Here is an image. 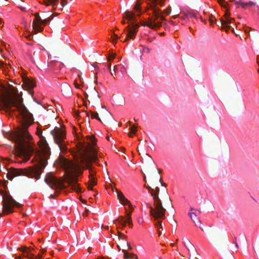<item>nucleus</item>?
Wrapping results in <instances>:
<instances>
[{
    "instance_id": "obj_1",
    "label": "nucleus",
    "mask_w": 259,
    "mask_h": 259,
    "mask_svg": "<svg viewBox=\"0 0 259 259\" xmlns=\"http://www.w3.org/2000/svg\"><path fill=\"white\" fill-rule=\"evenodd\" d=\"M1 100L6 111L19 113L21 127L6 134L5 137L15 142L17 155L23 156L24 160L27 161L34 151L30 141L32 137L28 132V128L33 123V115L24 104L22 93H19L16 88L11 85Z\"/></svg>"
},
{
    "instance_id": "obj_2",
    "label": "nucleus",
    "mask_w": 259,
    "mask_h": 259,
    "mask_svg": "<svg viewBox=\"0 0 259 259\" xmlns=\"http://www.w3.org/2000/svg\"><path fill=\"white\" fill-rule=\"evenodd\" d=\"M87 138L91 142L86 143L79 142L77 145V150L72 153L75 162L66 159L62 162V165L67 175L66 182L77 193L81 192V189L77 184V178L74 174L79 169H89L90 171V184L95 185L97 184L96 181L93 177L95 172L91 170L90 165L91 162H96L98 159L96 140L94 136H87Z\"/></svg>"
},
{
    "instance_id": "obj_3",
    "label": "nucleus",
    "mask_w": 259,
    "mask_h": 259,
    "mask_svg": "<svg viewBox=\"0 0 259 259\" xmlns=\"http://www.w3.org/2000/svg\"><path fill=\"white\" fill-rule=\"evenodd\" d=\"M42 130L37 129L36 134L40 138L41 141L39 142L40 150L37 151L35 153V157L37 159V163L26 168L11 167L7 169L6 177L9 180H12L16 177L21 176L33 178L36 180H39L40 178V175L44 172V169L47 164V157L50 153L45 137L42 135Z\"/></svg>"
},
{
    "instance_id": "obj_4",
    "label": "nucleus",
    "mask_w": 259,
    "mask_h": 259,
    "mask_svg": "<svg viewBox=\"0 0 259 259\" xmlns=\"http://www.w3.org/2000/svg\"><path fill=\"white\" fill-rule=\"evenodd\" d=\"M144 187L146 188L151 194L153 199V206L150 203H147V206L150 209V214L157 222L155 226L158 228H162V221L165 218V213L166 209L163 207L162 203V200L159 197L160 189L156 186L152 188L149 185L145 184Z\"/></svg>"
},
{
    "instance_id": "obj_5",
    "label": "nucleus",
    "mask_w": 259,
    "mask_h": 259,
    "mask_svg": "<svg viewBox=\"0 0 259 259\" xmlns=\"http://www.w3.org/2000/svg\"><path fill=\"white\" fill-rule=\"evenodd\" d=\"M0 194L3 196V214L6 215L13 212V207L15 206L18 208L22 206V204L17 202L13 197L0 190Z\"/></svg>"
},
{
    "instance_id": "obj_6",
    "label": "nucleus",
    "mask_w": 259,
    "mask_h": 259,
    "mask_svg": "<svg viewBox=\"0 0 259 259\" xmlns=\"http://www.w3.org/2000/svg\"><path fill=\"white\" fill-rule=\"evenodd\" d=\"M51 134L55 143L59 146L61 151H65L66 149L64 139L66 138V132L60 128L56 127L51 131Z\"/></svg>"
},
{
    "instance_id": "obj_7",
    "label": "nucleus",
    "mask_w": 259,
    "mask_h": 259,
    "mask_svg": "<svg viewBox=\"0 0 259 259\" xmlns=\"http://www.w3.org/2000/svg\"><path fill=\"white\" fill-rule=\"evenodd\" d=\"M45 182L53 189H61L65 188L62 180L54 176L52 172L47 174Z\"/></svg>"
},
{
    "instance_id": "obj_8",
    "label": "nucleus",
    "mask_w": 259,
    "mask_h": 259,
    "mask_svg": "<svg viewBox=\"0 0 259 259\" xmlns=\"http://www.w3.org/2000/svg\"><path fill=\"white\" fill-rule=\"evenodd\" d=\"M157 180H159L161 185L164 187V188L162 190V195L161 196L162 199L165 203V204L169 207H172V202L170 198V197L168 194L167 189L165 188L166 185L165 183L162 182V179L161 177L156 178Z\"/></svg>"
},
{
    "instance_id": "obj_9",
    "label": "nucleus",
    "mask_w": 259,
    "mask_h": 259,
    "mask_svg": "<svg viewBox=\"0 0 259 259\" xmlns=\"http://www.w3.org/2000/svg\"><path fill=\"white\" fill-rule=\"evenodd\" d=\"M35 19L33 21V29L35 31V33L41 32L44 30V28L40 26L41 25H44V22L45 20L42 19L39 13H36L34 14Z\"/></svg>"
},
{
    "instance_id": "obj_10",
    "label": "nucleus",
    "mask_w": 259,
    "mask_h": 259,
    "mask_svg": "<svg viewBox=\"0 0 259 259\" xmlns=\"http://www.w3.org/2000/svg\"><path fill=\"white\" fill-rule=\"evenodd\" d=\"M101 116L103 120V122L106 124L109 123L113 119L111 114L107 110L103 111L101 113Z\"/></svg>"
},
{
    "instance_id": "obj_11",
    "label": "nucleus",
    "mask_w": 259,
    "mask_h": 259,
    "mask_svg": "<svg viewBox=\"0 0 259 259\" xmlns=\"http://www.w3.org/2000/svg\"><path fill=\"white\" fill-rule=\"evenodd\" d=\"M123 18L126 19L128 20V23L132 22H137V19L136 18L135 15L134 13H132L128 11H126L123 15Z\"/></svg>"
},
{
    "instance_id": "obj_12",
    "label": "nucleus",
    "mask_w": 259,
    "mask_h": 259,
    "mask_svg": "<svg viewBox=\"0 0 259 259\" xmlns=\"http://www.w3.org/2000/svg\"><path fill=\"white\" fill-rule=\"evenodd\" d=\"M125 29L127 30V32L126 34V37L124 39V42L128 41L129 39H134L137 33V32L135 31V30H134L133 29H131L130 26L126 27L125 28Z\"/></svg>"
},
{
    "instance_id": "obj_13",
    "label": "nucleus",
    "mask_w": 259,
    "mask_h": 259,
    "mask_svg": "<svg viewBox=\"0 0 259 259\" xmlns=\"http://www.w3.org/2000/svg\"><path fill=\"white\" fill-rule=\"evenodd\" d=\"M91 100L93 103H99V95L98 92L94 88L90 92Z\"/></svg>"
},
{
    "instance_id": "obj_14",
    "label": "nucleus",
    "mask_w": 259,
    "mask_h": 259,
    "mask_svg": "<svg viewBox=\"0 0 259 259\" xmlns=\"http://www.w3.org/2000/svg\"><path fill=\"white\" fill-rule=\"evenodd\" d=\"M23 83L26 88L28 90H30L35 86V83L33 80L28 77H25L23 78Z\"/></svg>"
},
{
    "instance_id": "obj_15",
    "label": "nucleus",
    "mask_w": 259,
    "mask_h": 259,
    "mask_svg": "<svg viewBox=\"0 0 259 259\" xmlns=\"http://www.w3.org/2000/svg\"><path fill=\"white\" fill-rule=\"evenodd\" d=\"M125 213L127 215V220L123 222L120 223L122 227H125L126 226V223H128L129 225H132V219L131 216V211L128 212L127 209L125 208Z\"/></svg>"
},
{
    "instance_id": "obj_16",
    "label": "nucleus",
    "mask_w": 259,
    "mask_h": 259,
    "mask_svg": "<svg viewBox=\"0 0 259 259\" xmlns=\"http://www.w3.org/2000/svg\"><path fill=\"white\" fill-rule=\"evenodd\" d=\"M234 21V20L232 18L227 19V20H224L221 19V25L224 26V27L229 29L231 27L230 24Z\"/></svg>"
},
{
    "instance_id": "obj_17",
    "label": "nucleus",
    "mask_w": 259,
    "mask_h": 259,
    "mask_svg": "<svg viewBox=\"0 0 259 259\" xmlns=\"http://www.w3.org/2000/svg\"><path fill=\"white\" fill-rule=\"evenodd\" d=\"M62 91L65 94H71L72 93V89L70 85L67 83H64L61 85Z\"/></svg>"
},
{
    "instance_id": "obj_18",
    "label": "nucleus",
    "mask_w": 259,
    "mask_h": 259,
    "mask_svg": "<svg viewBox=\"0 0 259 259\" xmlns=\"http://www.w3.org/2000/svg\"><path fill=\"white\" fill-rule=\"evenodd\" d=\"M58 62L56 60H53L50 61L48 64V66L50 67V68L53 71H55L56 70H59L61 69V66H58L57 65Z\"/></svg>"
},
{
    "instance_id": "obj_19",
    "label": "nucleus",
    "mask_w": 259,
    "mask_h": 259,
    "mask_svg": "<svg viewBox=\"0 0 259 259\" xmlns=\"http://www.w3.org/2000/svg\"><path fill=\"white\" fill-rule=\"evenodd\" d=\"M48 1H44L42 2L45 5L48 6L50 5H51L53 7H57L58 6V4L59 2V0H47Z\"/></svg>"
},
{
    "instance_id": "obj_20",
    "label": "nucleus",
    "mask_w": 259,
    "mask_h": 259,
    "mask_svg": "<svg viewBox=\"0 0 259 259\" xmlns=\"http://www.w3.org/2000/svg\"><path fill=\"white\" fill-rule=\"evenodd\" d=\"M184 245L187 247L189 252L190 251L193 252L195 251V248L194 246L189 240H187L186 242L184 243Z\"/></svg>"
},
{
    "instance_id": "obj_21",
    "label": "nucleus",
    "mask_w": 259,
    "mask_h": 259,
    "mask_svg": "<svg viewBox=\"0 0 259 259\" xmlns=\"http://www.w3.org/2000/svg\"><path fill=\"white\" fill-rule=\"evenodd\" d=\"M122 252L124 253V259H138V256L134 254L129 255L125 249H123Z\"/></svg>"
},
{
    "instance_id": "obj_22",
    "label": "nucleus",
    "mask_w": 259,
    "mask_h": 259,
    "mask_svg": "<svg viewBox=\"0 0 259 259\" xmlns=\"http://www.w3.org/2000/svg\"><path fill=\"white\" fill-rule=\"evenodd\" d=\"M188 215L190 216L191 220L193 221V222L197 224V223L200 224V221L198 219L197 215L193 212H190L188 213Z\"/></svg>"
},
{
    "instance_id": "obj_23",
    "label": "nucleus",
    "mask_w": 259,
    "mask_h": 259,
    "mask_svg": "<svg viewBox=\"0 0 259 259\" xmlns=\"http://www.w3.org/2000/svg\"><path fill=\"white\" fill-rule=\"evenodd\" d=\"M236 4L238 5H241L242 8H245L247 6H252L255 5V3L252 2H250L249 3H236Z\"/></svg>"
},
{
    "instance_id": "obj_24",
    "label": "nucleus",
    "mask_w": 259,
    "mask_h": 259,
    "mask_svg": "<svg viewBox=\"0 0 259 259\" xmlns=\"http://www.w3.org/2000/svg\"><path fill=\"white\" fill-rule=\"evenodd\" d=\"M136 22H132L131 23V26H130L131 27V29H133L134 30H135V31H138V29L140 26V24L136 23Z\"/></svg>"
},
{
    "instance_id": "obj_25",
    "label": "nucleus",
    "mask_w": 259,
    "mask_h": 259,
    "mask_svg": "<svg viewBox=\"0 0 259 259\" xmlns=\"http://www.w3.org/2000/svg\"><path fill=\"white\" fill-rule=\"evenodd\" d=\"M117 194V198L121 202L123 199L125 197L123 193L115 189Z\"/></svg>"
},
{
    "instance_id": "obj_26",
    "label": "nucleus",
    "mask_w": 259,
    "mask_h": 259,
    "mask_svg": "<svg viewBox=\"0 0 259 259\" xmlns=\"http://www.w3.org/2000/svg\"><path fill=\"white\" fill-rule=\"evenodd\" d=\"M91 117L92 118H95V119H97L98 120L102 122V121L101 120V118L99 117L98 113L97 112H91Z\"/></svg>"
},
{
    "instance_id": "obj_27",
    "label": "nucleus",
    "mask_w": 259,
    "mask_h": 259,
    "mask_svg": "<svg viewBox=\"0 0 259 259\" xmlns=\"http://www.w3.org/2000/svg\"><path fill=\"white\" fill-rule=\"evenodd\" d=\"M144 156L146 157L147 162H149L150 164H152L154 163L151 157L149 154L145 153Z\"/></svg>"
},
{
    "instance_id": "obj_28",
    "label": "nucleus",
    "mask_w": 259,
    "mask_h": 259,
    "mask_svg": "<svg viewBox=\"0 0 259 259\" xmlns=\"http://www.w3.org/2000/svg\"><path fill=\"white\" fill-rule=\"evenodd\" d=\"M120 203L123 205H125V204H127L128 205V206H132V204L131 202L128 200V199L125 197L123 200H122Z\"/></svg>"
},
{
    "instance_id": "obj_29",
    "label": "nucleus",
    "mask_w": 259,
    "mask_h": 259,
    "mask_svg": "<svg viewBox=\"0 0 259 259\" xmlns=\"http://www.w3.org/2000/svg\"><path fill=\"white\" fill-rule=\"evenodd\" d=\"M120 203L123 205H125V204H127L128 205V206H132V204L131 202L128 200V199L125 197L123 200H122Z\"/></svg>"
},
{
    "instance_id": "obj_30",
    "label": "nucleus",
    "mask_w": 259,
    "mask_h": 259,
    "mask_svg": "<svg viewBox=\"0 0 259 259\" xmlns=\"http://www.w3.org/2000/svg\"><path fill=\"white\" fill-rule=\"evenodd\" d=\"M44 20L45 22H44V25H46L48 22L51 21L53 19V15H51L50 17L45 16Z\"/></svg>"
},
{
    "instance_id": "obj_31",
    "label": "nucleus",
    "mask_w": 259,
    "mask_h": 259,
    "mask_svg": "<svg viewBox=\"0 0 259 259\" xmlns=\"http://www.w3.org/2000/svg\"><path fill=\"white\" fill-rule=\"evenodd\" d=\"M111 38L113 43L115 44V43H116L117 40L119 39V37L117 34H115L114 33H113V34L111 36Z\"/></svg>"
},
{
    "instance_id": "obj_32",
    "label": "nucleus",
    "mask_w": 259,
    "mask_h": 259,
    "mask_svg": "<svg viewBox=\"0 0 259 259\" xmlns=\"http://www.w3.org/2000/svg\"><path fill=\"white\" fill-rule=\"evenodd\" d=\"M30 248L25 246H21L19 248H18V250L23 252H25L27 253V252H28V251H27L28 249H29Z\"/></svg>"
},
{
    "instance_id": "obj_33",
    "label": "nucleus",
    "mask_w": 259,
    "mask_h": 259,
    "mask_svg": "<svg viewBox=\"0 0 259 259\" xmlns=\"http://www.w3.org/2000/svg\"><path fill=\"white\" fill-rule=\"evenodd\" d=\"M139 0L137 1L136 4L135 5L134 9L138 11H141V3L139 2Z\"/></svg>"
},
{
    "instance_id": "obj_34",
    "label": "nucleus",
    "mask_w": 259,
    "mask_h": 259,
    "mask_svg": "<svg viewBox=\"0 0 259 259\" xmlns=\"http://www.w3.org/2000/svg\"><path fill=\"white\" fill-rule=\"evenodd\" d=\"M25 257L28 259H34L35 256L33 254L30 253L29 251L27 252V255Z\"/></svg>"
},
{
    "instance_id": "obj_35",
    "label": "nucleus",
    "mask_w": 259,
    "mask_h": 259,
    "mask_svg": "<svg viewBox=\"0 0 259 259\" xmlns=\"http://www.w3.org/2000/svg\"><path fill=\"white\" fill-rule=\"evenodd\" d=\"M117 233L118 238L121 240H124L127 237L126 236L124 235L123 234L119 231H118Z\"/></svg>"
},
{
    "instance_id": "obj_36",
    "label": "nucleus",
    "mask_w": 259,
    "mask_h": 259,
    "mask_svg": "<svg viewBox=\"0 0 259 259\" xmlns=\"http://www.w3.org/2000/svg\"><path fill=\"white\" fill-rule=\"evenodd\" d=\"M121 244L124 245L123 247H127V249L131 250L132 249L130 243L128 242H123Z\"/></svg>"
},
{
    "instance_id": "obj_37",
    "label": "nucleus",
    "mask_w": 259,
    "mask_h": 259,
    "mask_svg": "<svg viewBox=\"0 0 259 259\" xmlns=\"http://www.w3.org/2000/svg\"><path fill=\"white\" fill-rule=\"evenodd\" d=\"M130 130L131 132H132L133 134H135L137 131V128L135 125H132L130 127Z\"/></svg>"
},
{
    "instance_id": "obj_38",
    "label": "nucleus",
    "mask_w": 259,
    "mask_h": 259,
    "mask_svg": "<svg viewBox=\"0 0 259 259\" xmlns=\"http://www.w3.org/2000/svg\"><path fill=\"white\" fill-rule=\"evenodd\" d=\"M116 56V54L114 53L110 54L108 58V61H111L113 60Z\"/></svg>"
},
{
    "instance_id": "obj_39",
    "label": "nucleus",
    "mask_w": 259,
    "mask_h": 259,
    "mask_svg": "<svg viewBox=\"0 0 259 259\" xmlns=\"http://www.w3.org/2000/svg\"><path fill=\"white\" fill-rule=\"evenodd\" d=\"M171 12V7L169 6L166 10L163 11V13H165L166 15H168L170 14Z\"/></svg>"
},
{
    "instance_id": "obj_40",
    "label": "nucleus",
    "mask_w": 259,
    "mask_h": 259,
    "mask_svg": "<svg viewBox=\"0 0 259 259\" xmlns=\"http://www.w3.org/2000/svg\"><path fill=\"white\" fill-rule=\"evenodd\" d=\"M124 218L123 216H119L118 218L117 219V222H118L119 223L123 222V221L124 220Z\"/></svg>"
},
{
    "instance_id": "obj_41",
    "label": "nucleus",
    "mask_w": 259,
    "mask_h": 259,
    "mask_svg": "<svg viewBox=\"0 0 259 259\" xmlns=\"http://www.w3.org/2000/svg\"><path fill=\"white\" fill-rule=\"evenodd\" d=\"M209 21L211 25H212L213 23L215 22V23H217L216 22V19H215V18L214 17H212V18H210L209 19Z\"/></svg>"
},
{
    "instance_id": "obj_42",
    "label": "nucleus",
    "mask_w": 259,
    "mask_h": 259,
    "mask_svg": "<svg viewBox=\"0 0 259 259\" xmlns=\"http://www.w3.org/2000/svg\"><path fill=\"white\" fill-rule=\"evenodd\" d=\"M67 1L68 0H61V4L63 7L67 4Z\"/></svg>"
},
{
    "instance_id": "obj_43",
    "label": "nucleus",
    "mask_w": 259,
    "mask_h": 259,
    "mask_svg": "<svg viewBox=\"0 0 259 259\" xmlns=\"http://www.w3.org/2000/svg\"><path fill=\"white\" fill-rule=\"evenodd\" d=\"M241 238H242V240L243 243L244 244H246V240H247L246 237L245 236H244L243 235H242Z\"/></svg>"
},
{
    "instance_id": "obj_44",
    "label": "nucleus",
    "mask_w": 259,
    "mask_h": 259,
    "mask_svg": "<svg viewBox=\"0 0 259 259\" xmlns=\"http://www.w3.org/2000/svg\"><path fill=\"white\" fill-rule=\"evenodd\" d=\"M229 16H230V13L229 12H226V13L224 15V17L226 18V20H227V19H229L230 18L229 17Z\"/></svg>"
},
{
    "instance_id": "obj_45",
    "label": "nucleus",
    "mask_w": 259,
    "mask_h": 259,
    "mask_svg": "<svg viewBox=\"0 0 259 259\" xmlns=\"http://www.w3.org/2000/svg\"><path fill=\"white\" fill-rule=\"evenodd\" d=\"M108 70L110 72V73L111 74V75L114 77V76L113 75V74L112 73V72L111 71V65L110 64L108 66Z\"/></svg>"
},
{
    "instance_id": "obj_46",
    "label": "nucleus",
    "mask_w": 259,
    "mask_h": 259,
    "mask_svg": "<svg viewBox=\"0 0 259 259\" xmlns=\"http://www.w3.org/2000/svg\"><path fill=\"white\" fill-rule=\"evenodd\" d=\"M74 84L75 85V87L76 88H79V85L77 83V81L76 80H75L74 81Z\"/></svg>"
},
{
    "instance_id": "obj_47",
    "label": "nucleus",
    "mask_w": 259,
    "mask_h": 259,
    "mask_svg": "<svg viewBox=\"0 0 259 259\" xmlns=\"http://www.w3.org/2000/svg\"><path fill=\"white\" fill-rule=\"evenodd\" d=\"M25 256H26V255H24V254H21V255H20L19 256H17V259H22V258L23 257H25Z\"/></svg>"
},
{
    "instance_id": "obj_48",
    "label": "nucleus",
    "mask_w": 259,
    "mask_h": 259,
    "mask_svg": "<svg viewBox=\"0 0 259 259\" xmlns=\"http://www.w3.org/2000/svg\"><path fill=\"white\" fill-rule=\"evenodd\" d=\"M93 185H92L91 184H89L88 186V188L89 190H93Z\"/></svg>"
},
{
    "instance_id": "obj_49",
    "label": "nucleus",
    "mask_w": 259,
    "mask_h": 259,
    "mask_svg": "<svg viewBox=\"0 0 259 259\" xmlns=\"http://www.w3.org/2000/svg\"><path fill=\"white\" fill-rule=\"evenodd\" d=\"M20 7V9L22 11H24L25 10V7L23 6H19Z\"/></svg>"
},
{
    "instance_id": "obj_50",
    "label": "nucleus",
    "mask_w": 259,
    "mask_h": 259,
    "mask_svg": "<svg viewBox=\"0 0 259 259\" xmlns=\"http://www.w3.org/2000/svg\"><path fill=\"white\" fill-rule=\"evenodd\" d=\"M89 212L88 209H86L85 211L83 213V216H87L88 212Z\"/></svg>"
},
{
    "instance_id": "obj_51",
    "label": "nucleus",
    "mask_w": 259,
    "mask_h": 259,
    "mask_svg": "<svg viewBox=\"0 0 259 259\" xmlns=\"http://www.w3.org/2000/svg\"><path fill=\"white\" fill-rule=\"evenodd\" d=\"M34 259H42V258L40 257V254H38L37 255L35 256Z\"/></svg>"
},
{
    "instance_id": "obj_52",
    "label": "nucleus",
    "mask_w": 259,
    "mask_h": 259,
    "mask_svg": "<svg viewBox=\"0 0 259 259\" xmlns=\"http://www.w3.org/2000/svg\"><path fill=\"white\" fill-rule=\"evenodd\" d=\"M179 15V13H178V14H175L173 16H172V18L174 19H176V18H177L178 17Z\"/></svg>"
},
{
    "instance_id": "obj_53",
    "label": "nucleus",
    "mask_w": 259,
    "mask_h": 259,
    "mask_svg": "<svg viewBox=\"0 0 259 259\" xmlns=\"http://www.w3.org/2000/svg\"><path fill=\"white\" fill-rule=\"evenodd\" d=\"M225 0H218V3L221 4V5H222L223 4V3L224 2Z\"/></svg>"
},
{
    "instance_id": "obj_54",
    "label": "nucleus",
    "mask_w": 259,
    "mask_h": 259,
    "mask_svg": "<svg viewBox=\"0 0 259 259\" xmlns=\"http://www.w3.org/2000/svg\"><path fill=\"white\" fill-rule=\"evenodd\" d=\"M117 71V68L116 66H114V68H113L114 72H116Z\"/></svg>"
},
{
    "instance_id": "obj_55",
    "label": "nucleus",
    "mask_w": 259,
    "mask_h": 259,
    "mask_svg": "<svg viewBox=\"0 0 259 259\" xmlns=\"http://www.w3.org/2000/svg\"><path fill=\"white\" fill-rule=\"evenodd\" d=\"M74 113L75 115L77 116L79 115V112L78 111H75Z\"/></svg>"
},
{
    "instance_id": "obj_56",
    "label": "nucleus",
    "mask_w": 259,
    "mask_h": 259,
    "mask_svg": "<svg viewBox=\"0 0 259 259\" xmlns=\"http://www.w3.org/2000/svg\"><path fill=\"white\" fill-rule=\"evenodd\" d=\"M234 244H235V246L237 248H238L239 247V246H238V243L237 242H234Z\"/></svg>"
},
{
    "instance_id": "obj_57",
    "label": "nucleus",
    "mask_w": 259,
    "mask_h": 259,
    "mask_svg": "<svg viewBox=\"0 0 259 259\" xmlns=\"http://www.w3.org/2000/svg\"><path fill=\"white\" fill-rule=\"evenodd\" d=\"M132 134H133V133H132V132H130V133H128V136H129L130 137H132V136H132Z\"/></svg>"
},
{
    "instance_id": "obj_58",
    "label": "nucleus",
    "mask_w": 259,
    "mask_h": 259,
    "mask_svg": "<svg viewBox=\"0 0 259 259\" xmlns=\"http://www.w3.org/2000/svg\"><path fill=\"white\" fill-rule=\"evenodd\" d=\"M80 200L82 203H86L87 202V201L85 200H83L82 199H80Z\"/></svg>"
},
{
    "instance_id": "obj_59",
    "label": "nucleus",
    "mask_w": 259,
    "mask_h": 259,
    "mask_svg": "<svg viewBox=\"0 0 259 259\" xmlns=\"http://www.w3.org/2000/svg\"><path fill=\"white\" fill-rule=\"evenodd\" d=\"M143 180L144 181L146 182L147 180H146V177L145 175H144V176H143Z\"/></svg>"
},
{
    "instance_id": "obj_60",
    "label": "nucleus",
    "mask_w": 259,
    "mask_h": 259,
    "mask_svg": "<svg viewBox=\"0 0 259 259\" xmlns=\"http://www.w3.org/2000/svg\"><path fill=\"white\" fill-rule=\"evenodd\" d=\"M132 77L135 79H137V77L135 75V74H132Z\"/></svg>"
},
{
    "instance_id": "obj_61",
    "label": "nucleus",
    "mask_w": 259,
    "mask_h": 259,
    "mask_svg": "<svg viewBox=\"0 0 259 259\" xmlns=\"http://www.w3.org/2000/svg\"><path fill=\"white\" fill-rule=\"evenodd\" d=\"M84 95L86 98L89 97V95L86 93H84Z\"/></svg>"
},
{
    "instance_id": "obj_62",
    "label": "nucleus",
    "mask_w": 259,
    "mask_h": 259,
    "mask_svg": "<svg viewBox=\"0 0 259 259\" xmlns=\"http://www.w3.org/2000/svg\"><path fill=\"white\" fill-rule=\"evenodd\" d=\"M50 198H54V196L53 195H51L49 197Z\"/></svg>"
},
{
    "instance_id": "obj_63",
    "label": "nucleus",
    "mask_w": 259,
    "mask_h": 259,
    "mask_svg": "<svg viewBox=\"0 0 259 259\" xmlns=\"http://www.w3.org/2000/svg\"><path fill=\"white\" fill-rule=\"evenodd\" d=\"M104 228L106 230H108L109 229V227L107 226H106L104 227Z\"/></svg>"
},
{
    "instance_id": "obj_64",
    "label": "nucleus",
    "mask_w": 259,
    "mask_h": 259,
    "mask_svg": "<svg viewBox=\"0 0 259 259\" xmlns=\"http://www.w3.org/2000/svg\"><path fill=\"white\" fill-rule=\"evenodd\" d=\"M158 170V173H159V174L161 173V171H161V170H160V169H158V170Z\"/></svg>"
}]
</instances>
